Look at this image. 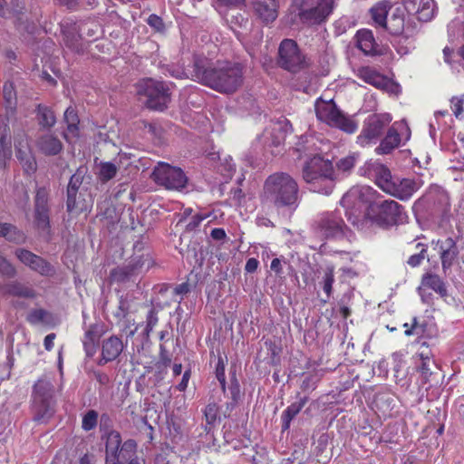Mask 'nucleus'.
<instances>
[{
  "label": "nucleus",
  "mask_w": 464,
  "mask_h": 464,
  "mask_svg": "<svg viewBox=\"0 0 464 464\" xmlns=\"http://www.w3.org/2000/svg\"><path fill=\"white\" fill-rule=\"evenodd\" d=\"M358 154L352 153L336 162L334 171L332 162L318 154L310 158L303 168V179L312 192L329 195L334 187L338 174H348L355 166Z\"/></svg>",
  "instance_id": "obj_1"
},
{
  "label": "nucleus",
  "mask_w": 464,
  "mask_h": 464,
  "mask_svg": "<svg viewBox=\"0 0 464 464\" xmlns=\"http://www.w3.org/2000/svg\"><path fill=\"white\" fill-rule=\"evenodd\" d=\"M192 77L220 92H233L242 83V69L228 62L210 65L207 59H198L194 63Z\"/></svg>",
  "instance_id": "obj_2"
},
{
  "label": "nucleus",
  "mask_w": 464,
  "mask_h": 464,
  "mask_svg": "<svg viewBox=\"0 0 464 464\" xmlns=\"http://www.w3.org/2000/svg\"><path fill=\"white\" fill-rule=\"evenodd\" d=\"M362 176L373 179L384 192L401 199L408 200L423 185L420 178H392L389 169L377 160H369L360 168Z\"/></svg>",
  "instance_id": "obj_3"
},
{
  "label": "nucleus",
  "mask_w": 464,
  "mask_h": 464,
  "mask_svg": "<svg viewBox=\"0 0 464 464\" xmlns=\"http://www.w3.org/2000/svg\"><path fill=\"white\" fill-rule=\"evenodd\" d=\"M263 198L276 207L295 206L298 199V185L287 173H274L264 184Z\"/></svg>",
  "instance_id": "obj_4"
},
{
  "label": "nucleus",
  "mask_w": 464,
  "mask_h": 464,
  "mask_svg": "<svg viewBox=\"0 0 464 464\" xmlns=\"http://www.w3.org/2000/svg\"><path fill=\"white\" fill-rule=\"evenodd\" d=\"M376 196V191L369 186H355L343 197L341 204L345 209L348 219L353 225L358 226L365 219Z\"/></svg>",
  "instance_id": "obj_5"
},
{
  "label": "nucleus",
  "mask_w": 464,
  "mask_h": 464,
  "mask_svg": "<svg viewBox=\"0 0 464 464\" xmlns=\"http://www.w3.org/2000/svg\"><path fill=\"white\" fill-rule=\"evenodd\" d=\"M334 6V0H293L292 22L307 25L321 24L332 14Z\"/></svg>",
  "instance_id": "obj_6"
},
{
  "label": "nucleus",
  "mask_w": 464,
  "mask_h": 464,
  "mask_svg": "<svg viewBox=\"0 0 464 464\" xmlns=\"http://www.w3.org/2000/svg\"><path fill=\"white\" fill-rule=\"evenodd\" d=\"M315 113L319 121L347 133H353L358 128V123L353 119L345 116L336 107L332 98L328 100L319 98L315 102Z\"/></svg>",
  "instance_id": "obj_7"
},
{
  "label": "nucleus",
  "mask_w": 464,
  "mask_h": 464,
  "mask_svg": "<svg viewBox=\"0 0 464 464\" xmlns=\"http://www.w3.org/2000/svg\"><path fill=\"white\" fill-rule=\"evenodd\" d=\"M406 218L401 206L394 200L376 201L367 212L365 219L371 220L378 226H391L402 222Z\"/></svg>",
  "instance_id": "obj_8"
},
{
  "label": "nucleus",
  "mask_w": 464,
  "mask_h": 464,
  "mask_svg": "<svg viewBox=\"0 0 464 464\" xmlns=\"http://www.w3.org/2000/svg\"><path fill=\"white\" fill-rule=\"evenodd\" d=\"M154 181L168 189L180 190L188 182L187 176L180 168L165 162H159L152 172Z\"/></svg>",
  "instance_id": "obj_9"
},
{
  "label": "nucleus",
  "mask_w": 464,
  "mask_h": 464,
  "mask_svg": "<svg viewBox=\"0 0 464 464\" xmlns=\"http://www.w3.org/2000/svg\"><path fill=\"white\" fill-rule=\"evenodd\" d=\"M53 386L49 379H40L34 385V410L35 419L42 420L52 414Z\"/></svg>",
  "instance_id": "obj_10"
},
{
  "label": "nucleus",
  "mask_w": 464,
  "mask_h": 464,
  "mask_svg": "<svg viewBox=\"0 0 464 464\" xmlns=\"http://www.w3.org/2000/svg\"><path fill=\"white\" fill-rule=\"evenodd\" d=\"M138 92L147 97V106L154 110L162 111L169 101L168 89L165 84L152 79L141 82L139 85Z\"/></svg>",
  "instance_id": "obj_11"
},
{
  "label": "nucleus",
  "mask_w": 464,
  "mask_h": 464,
  "mask_svg": "<svg viewBox=\"0 0 464 464\" xmlns=\"http://www.w3.org/2000/svg\"><path fill=\"white\" fill-rule=\"evenodd\" d=\"M411 138V130L405 121L393 123L387 135L376 148L378 154H388L395 148L408 141Z\"/></svg>",
  "instance_id": "obj_12"
},
{
  "label": "nucleus",
  "mask_w": 464,
  "mask_h": 464,
  "mask_svg": "<svg viewBox=\"0 0 464 464\" xmlns=\"http://www.w3.org/2000/svg\"><path fill=\"white\" fill-rule=\"evenodd\" d=\"M278 53V63L282 68L290 72H297L304 67V58L294 40H283Z\"/></svg>",
  "instance_id": "obj_13"
},
{
  "label": "nucleus",
  "mask_w": 464,
  "mask_h": 464,
  "mask_svg": "<svg viewBox=\"0 0 464 464\" xmlns=\"http://www.w3.org/2000/svg\"><path fill=\"white\" fill-rule=\"evenodd\" d=\"M392 118L389 113L370 115L364 123L361 134L357 137V142L361 146H366L372 140L377 139L383 128L392 121Z\"/></svg>",
  "instance_id": "obj_14"
},
{
  "label": "nucleus",
  "mask_w": 464,
  "mask_h": 464,
  "mask_svg": "<svg viewBox=\"0 0 464 464\" xmlns=\"http://www.w3.org/2000/svg\"><path fill=\"white\" fill-rule=\"evenodd\" d=\"M356 75L366 83H369L390 94L397 95L401 92V87L397 82L382 75L370 67H362L358 69Z\"/></svg>",
  "instance_id": "obj_15"
},
{
  "label": "nucleus",
  "mask_w": 464,
  "mask_h": 464,
  "mask_svg": "<svg viewBox=\"0 0 464 464\" xmlns=\"http://www.w3.org/2000/svg\"><path fill=\"white\" fill-rule=\"evenodd\" d=\"M121 439L119 432L111 430L106 435V462L118 463L120 458H124L125 453H132L135 450L136 444L132 440L126 441L118 453Z\"/></svg>",
  "instance_id": "obj_16"
},
{
  "label": "nucleus",
  "mask_w": 464,
  "mask_h": 464,
  "mask_svg": "<svg viewBox=\"0 0 464 464\" xmlns=\"http://www.w3.org/2000/svg\"><path fill=\"white\" fill-rule=\"evenodd\" d=\"M14 148L16 157L24 171L28 174L34 173L36 170L37 164L29 146L27 136L24 132L15 134Z\"/></svg>",
  "instance_id": "obj_17"
},
{
  "label": "nucleus",
  "mask_w": 464,
  "mask_h": 464,
  "mask_svg": "<svg viewBox=\"0 0 464 464\" xmlns=\"http://www.w3.org/2000/svg\"><path fill=\"white\" fill-rule=\"evenodd\" d=\"M403 4L408 14L415 15L420 21L428 22L435 14L433 0H404Z\"/></svg>",
  "instance_id": "obj_18"
},
{
  "label": "nucleus",
  "mask_w": 464,
  "mask_h": 464,
  "mask_svg": "<svg viewBox=\"0 0 464 464\" xmlns=\"http://www.w3.org/2000/svg\"><path fill=\"white\" fill-rule=\"evenodd\" d=\"M432 246L433 249L436 250L440 256L443 270L446 271L450 268L458 256L455 241L450 237H447L443 240L432 241Z\"/></svg>",
  "instance_id": "obj_19"
},
{
  "label": "nucleus",
  "mask_w": 464,
  "mask_h": 464,
  "mask_svg": "<svg viewBox=\"0 0 464 464\" xmlns=\"http://www.w3.org/2000/svg\"><path fill=\"white\" fill-rule=\"evenodd\" d=\"M320 231L326 237H339L343 234V219L334 213L325 214L320 221Z\"/></svg>",
  "instance_id": "obj_20"
},
{
  "label": "nucleus",
  "mask_w": 464,
  "mask_h": 464,
  "mask_svg": "<svg viewBox=\"0 0 464 464\" xmlns=\"http://www.w3.org/2000/svg\"><path fill=\"white\" fill-rule=\"evenodd\" d=\"M253 9L263 23H273L278 16V0H253Z\"/></svg>",
  "instance_id": "obj_21"
},
{
  "label": "nucleus",
  "mask_w": 464,
  "mask_h": 464,
  "mask_svg": "<svg viewBox=\"0 0 464 464\" xmlns=\"http://www.w3.org/2000/svg\"><path fill=\"white\" fill-rule=\"evenodd\" d=\"M15 255L22 263L41 275L48 276L52 272L51 266L43 258L27 250L19 249Z\"/></svg>",
  "instance_id": "obj_22"
},
{
  "label": "nucleus",
  "mask_w": 464,
  "mask_h": 464,
  "mask_svg": "<svg viewBox=\"0 0 464 464\" xmlns=\"http://www.w3.org/2000/svg\"><path fill=\"white\" fill-rule=\"evenodd\" d=\"M35 223L39 228H46L49 225L47 194L44 188L38 189L36 193Z\"/></svg>",
  "instance_id": "obj_23"
},
{
  "label": "nucleus",
  "mask_w": 464,
  "mask_h": 464,
  "mask_svg": "<svg viewBox=\"0 0 464 464\" xmlns=\"http://www.w3.org/2000/svg\"><path fill=\"white\" fill-rule=\"evenodd\" d=\"M12 155L9 129L4 118L0 117V169L6 166Z\"/></svg>",
  "instance_id": "obj_24"
},
{
  "label": "nucleus",
  "mask_w": 464,
  "mask_h": 464,
  "mask_svg": "<svg viewBox=\"0 0 464 464\" xmlns=\"http://www.w3.org/2000/svg\"><path fill=\"white\" fill-rule=\"evenodd\" d=\"M426 287L434 290L441 296H445L447 294V290L443 281L440 279V276L436 275H427L423 276L421 285L419 287V293L421 296L422 301L428 303L429 298L426 297L424 295Z\"/></svg>",
  "instance_id": "obj_25"
},
{
  "label": "nucleus",
  "mask_w": 464,
  "mask_h": 464,
  "mask_svg": "<svg viewBox=\"0 0 464 464\" xmlns=\"http://www.w3.org/2000/svg\"><path fill=\"white\" fill-rule=\"evenodd\" d=\"M123 344L120 338L111 336L102 343V355L105 362L115 360L122 352Z\"/></svg>",
  "instance_id": "obj_26"
},
{
  "label": "nucleus",
  "mask_w": 464,
  "mask_h": 464,
  "mask_svg": "<svg viewBox=\"0 0 464 464\" xmlns=\"http://www.w3.org/2000/svg\"><path fill=\"white\" fill-rule=\"evenodd\" d=\"M37 147L45 155H56L63 149L61 140L52 134L41 137L37 141Z\"/></svg>",
  "instance_id": "obj_27"
},
{
  "label": "nucleus",
  "mask_w": 464,
  "mask_h": 464,
  "mask_svg": "<svg viewBox=\"0 0 464 464\" xmlns=\"http://www.w3.org/2000/svg\"><path fill=\"white\" fill-rule=\"evenodd\" d=\"M0 292L3 295H9L19 297L31 298L34 296V290L19 282H13L5 285H0Z\"/></svg>",
  "instance_id": "obj_28"
},
{
  "label": "nucleus",
  "mask_w": 464,
  "mask_h": 464,
  "mask_svg": "<svg viewBox=\"0 0 464 464\" xmlns=\"http://www.w3.org/2000/svg\"><path fill=\"white\" fill-rule=\"evenodd\" d=\"M357 46L365 54H372L376 51V44L372 31L362 29L356 34Z\"/></svg>",
  "instance_id": "obj_29"
},
{
  "label": "nucleus",
  "mask_w": 464,
  "mask_h": 464,
  "mask_svg": "<svg viewBox=\"0 0 464 464\" xmlns=\"http://www.w3.org/2000/svg\"><path fill=\"white\" fill-rule=\"evenodd\" d=\"M305 404L304 400L294 402L289 405L282 414L283 429L287 430L290 427L291 420L301 411Z\"/></svg>",
  "instance_id": "obj_30"
},
{
  "label": "nucleus",
  "mask_w": 464,
  "mask_h": 464,
  "mask_svg": "<svg viewBox=\"0 0 464 464\" xmlns=\"http://www.w3.org/2000/svg\"><path fill=\"white\" fill-rule=\"evenodd\" d=\"M64 120L67 123V132L64 137L66 140H70L71 137L77 136V125L79 123L78 116L72 107L66 109L64 112Z\"/></svg>",
  "instance_id": "obj_31"
},
{
  "label": "nucleus",
  "mask_w": 464,
  "mask_h": 464,
  "mask_svg": "<svg viewBox=\"0 0 464 464\" xmlns=\"http://www.w3.org/2000/svg\"><path fill=\"white\" fill-rule=\"evenodd\" d=\"M79 179L74 175L71 178L67 188V209L71 213H77L78 208L76 207V194L79 185Z\"/></svg>",
  "instance_id": "obj_32"
},
{
  "label": "nucleus",
  "mask_w": 464,
  "mask_h": 464,
  "mask_svg": "<svg viewBox=\"0 0 464 464\" xmlns=\"http://www.w3.org/2000/svg\"><path fill=\"white\" fill-rule=\"evenodd\" d=\"M388 6L385 3H379L371 9L372 18L374 23L382 27L386 26Z\"/></svg>",
  "instance_id": "obj_33"
},
{
  "label": "nucleus",
  "mask_w": 464,
  "mask_h": 464,
  "mask_svg": "<svg viewBox=\"0 0 464 464\" xmlns=\"http://www.w3.org/2000/svg\"><path fill=\"white\" fill-rule=\"evenodd\" d=\"M117 173V167L111 162H101L99 165L98 175L102 181L112 179Z\"/></svg>",
  "instance_id": "obj_34"
},
{
  "label": "nucleus",
  "mask_w": 464,
  "mask_h": 464,
  "mask_svg": "<svg viewBox=\"0 0 464 464\" xmlns=\"http://www.w3.org/2000/svg\"><path fill=\"white\" fill-rule=\"evenodd\" d=\"M0 236L6 237L10 241H21L23 240V235L10 224H0Z\"/></svg>",
  "instance_id": "obj_35"
},
{
  "label": "nucleus",
  "mask_w": 464,
  "mask_h": 464,
  "mask_svg": "<svg viewBox=\"0 0 464 464\" xmlns=\"http://www.w3.org/2000/svg\"><path fill=\"white\" fill-rule=\"evenodd\" d=\"M3 92L6 109L13 111L16 102V95L13 83H5Z\"/></svg>",
  "instance_id": "obj_36"
},
{
  "label": "nucleus",
  "mask_w": 464,
  "mask_h": 464,
  "mask_svg": "<svg viewBox=\"0 0 464 464\" xmlns=\"http://www.w3.org/2000/svg\"><path fill=\"white\" fill-rule=\"evenodd\" d=\"M39 122L44 127H51L55 123L53 112L47 107L38 106Z\"/></svg>",
  "instance_id": "obj_37"
},
{
  "label": "nucleus",
  "mask_w": 464,
  "mask_h": 464,
  "mask_svg": "<svg viewBox=\"0 0 464 464\" xmlns=\"http://www.w3.org/2000/svg\"><path fill=\"white\" fill-rule=\"evenodd\" d=\"M334 265L327 266L324 270V277H323V289H324V293L327 295V297H329L332 294L333 283L334 281Z\"/></svg>",
  "instance_id": "obj_38"
},
{
  "label": "nucleus",
  "mask_w": 464,
  "mask_h": 464,
  "mask_svg": "<svg viewBox=\"0 0 464 464\" xmlns=\"http://www.w3.org/2000/svg\"><path fill=\"white\" fill-rule=\"evenodd\" d=\"M450 108L457 119H464V95L453 97L450 100Z\"/></svg>",
  "instance_id": "obj_39"
},
{
  "label": "nucleus",
  "mask_w": 464,
  "mask_h": 464,
  "mask_svg": "<svg viewBox=\"0 0 464 464\" xmlns=\"http://www.w3.org/2000/svg\"><path fill=\"white\" fill-rule=\"evenodd\" d=\"M98 414L94 411H89L82 418V429L91 430L97 425Z\"/></svg>",
  "instance_id": "obj_40"
},
{
  "label": "nucleus",
  "mask_w": 464,
  "mask_h": 464,
  "mask_svg": "<svg viewBox=\"0 0 464 464\" xmlns=\"http://www.w3.org/2000/svg\"><path fill=\"white\" fill-rule=\"evenodd\" d=\"M403 327L405 328V335H417L421 336L424 333V327L422 324H418L417 320L414 318L412 324L409 325V324H404Z\"/></svg>",
  "instance_id": "obj_41"
},
{
  "label": "nucleus",
  "mask_w": 464,
  "mask_h": 464,
  "mask_svg": "<svg viewBox=\"0 0 464 464\" xmlns=\"http://www.w3.org/2000/svg\"><path fill=\"white\" fill-rule=\"evenodd\" d=\"M15 274L13 266L0 256V275L4 277H12Z\"/></svg>",
  "instance_id": "obj_42"
},
{
  "label": "nucleus",
  "mask_w": 464,
  "mask_h": 464,
  "mask_svg": "<svg viewBox=\"0 0 464 464\" xmlns=\"http://www.w3.org/2000/svg\"><path fill=\"white\" fill-rule=\"evenodd\" d=\"M47 315V313L43 309H36L32 311L28 315V321L33 324H36L41 322H44L45 317Z\"/></svg>",
  "instance_id": "obj_43"
},
{
  "label": "nucleus",
  "mask_w": 464,
  "mask_h": 464,
  "mask_svg": "<svg viewBox=\"0 0 464 464\" xmlns=\"http://www.w3.org/2000/svg\"><path fill=\"white\" fill-rule=\"evenodd\" d=\"M20 14L21 12L18 10H10L9 8H6L3 0H0V16L5 18H16L17 20H20Z\"/></svg>",
  "instance_id": "obj_44"
},
{
  "label": "nucleus",
  "mask_w": 464,
  "mask_h": 464,
  "mask_svg": "<svg viewBox=\"0 0 464 464\" xmlns=\"http://www.w3.org/2000/svg\"><path fill=\"white\" fill-rule=\"evenodd\" d=\"M205 416L208 424L215 423L218 417V407L216 404H209L205 410Z\"/></svg>",
  "instance_id": "obj_45"
},
{
  "label": "nucleus",
  "mask_w": 464,
  "mask_h": 464,
  "mask_svg": "<svg viewBox=\"0 0 464 464\" xmlns=\"http://www.w3.org/2000/svg\"><path fill=\"white\" fill-rule=\"evenodd\" d=\"M424 252L425 249L422 247L419 254L411 256L408 259V264L412 267L419 266L424 259Z\"/></svg>",
  "instance_id": "obj_46"
},
{
  "label": "nucleus",
  "mask_w": 464,
  "mask_h": 464,
  "mask_svg": "<svg viewBox=\"0 0 464 464\" xmlns=\"http://www.w3.org/2000/svg\"><path fill=\"white\" fill-rule=\"evenodd\" d=\"M148 24L155 28L157 31H161L163 29V22L160 17L151 14L148 18Z\"/></svg>",
  "instance_id": "obj_47"
},
{
  "label": "nucleus",
  "mask_w": 464,
  "mask_h": 464,
  "mask_svg": "<svg viewBox=\"0 0 464 464\" xmlns=\"http://www.w3.org/2000/svg\"><path fill=\"white\" fill-rule=\"evenodd\" d=\"M421 358V365L420 367V371L421 374L424 376V378H427L428 375L430 374V368L429 365L430 359L428 356L424 357L422 354H420Z\"/></svg>",
  "instance_id": "obj_48"
},
{
  "label": "nucleus",
  "mask_w": 464,
  "mask_h": 464,
  "mask_svg": "<svg viewBox=\"0 0 464 464\" xmlns=\"http://www.w3.org/2000/svg\"><path fill=\"white\" fill-rule=\"evenodd\" d=\"M270 268L277 276H280L283 273L282 261L279 258H274L271 262Z\"/></svg>",
  "instance_id": "obj_49"
},
{
  "label": "nucleus",
  "mask_w": 464,
  "mask_h": 464,
  "mask_svg": "<svg viewBox=\"0 0 464 464\" xmlns=\"http://www.w3.org/2000/svg\"><path fill=\"white\" fill-rule=\"evenodd\" d=\"M258 265H259V262L257 261V259L249 258L246 263L245 269L248 273H253L257 269Z\"/></svg>",
  "instance_id": "obj_50"
},
{
  "label": "nucleus",
  "mask_w": 464,
  "mask_h": 464,
  "mask_svg": "<svg viewBox=\"0 0 464 464\" xmlns=\"http://www.w3.org/2000/svg\"><path fill=\"white\" fill-rule=\"evenodd\" d=\"M126 276L127 273L122 268H117L111 272V278L113 280H123Z\"/></svg>",
  "instance_id": "obj_51"
},
{
  "label": "nucleus",
  "mask_w": 464,
  "mask_h": 464,
  "mask_svg": "<svg viewBox=\"0 0 464 464\" xmlns=\"http://www.w3.org/2000/svg\"><path fill=\"white\" fill-rule=\"evenodd\" d=\"M54 339H55L54 334H49L48 335L45 336L44 344L47 351H50L53 349Z\"/></svg>",
  "instance_id": "obj_52"
},
{
  "label": "nucleus",
  "mask_w": 464,
  "mask_h": 464,
  "mask_svg": "<svg viewBox=\"0 0 464 464\" xmlns=\"http://www.w3.org/2000/svg\"><path fill=\"white\" fill-rule=\"evenodd\" d=\"M188 380H189V372H184V374H183L182 380H181V382L178 384L177 388H178L180 392L185 391V390H186V388L188 387Z\"/></svg>",
  "instance_id": "obj_53"
},
{
  "label": "nucleus",
  "mask_w": 464,
  "mask_h": 464,
  "mask_svg": "<svg viewBox=\"0 0 464 464\" xmlns=\"http://www.w3.org/2000/svg\"><path fill=\"white\" fill-rule=\"evenodd\" d=\"M211 237L216 239V240H221L223 238H225L226 237V232L224 229L222 228H214L212 231H211Z\"/></svg>",
  "instance_id": "obj_54"
},
{
  "label": "nucleus",
  "mask_w": 464,
  "mask_h": 464,
  "mask_svg": "<svg viewBox=\"0 0 464 464\" xmlns=\"http://www.w3.org/2000/svg\"><path fill=\"white\" fill-rule=\"evenodd\" d=\"M220 5L235 6L243 2V0H216Z\"/></svg>",
  "instance_id": "obj_55"
},
{
  "label": "nucleus",
  "mask_w": 464,
  "mask_h": 464,
  "mask_svg": "<svg viewBox=\"0 0 464 464\" xmlns=\"http://www.w3.org/2000/svg\"><path fill=\"white\" fill-rule=\"evenodd\" d=\"M174 292L177 294V295H183V294H186L188 292V284H180L175 289H174Z\"/></svg>",
  "instance_id": "obj_56"
},
{
  "label": "nucleus",
  "mask_w": 464,
  "mask_h": 464,
  "mask_svg": "<svg viewBox=\"0 0 464 464\" xmlns=\"http://www.w3.org/2000/svg\"><path fill=\"white\" fill-rule=\"evenodd\" d=\"M339 257H340V260H342L343 263L352 262L353 259V256L350 253H346V252L341 253Z\"/></svg>",
  "instance_id": "obj_57"
},
{
  "label": "nucleus",
  "mask_w": 464,
  "mask_h": 464,
  "mask_svg": "<svg viewBox=\"0 0 464 464\" xmlns=\"http://www.w3.org/2000/svg\"><path fill=\"white\" fill-rule=\"evenodd\" d=\"M452 49L445 47L443 49L444 60L446 63H450V55L452 53Z\"/></svg>",
  "instance_id": "obj_58"
},
{
  "label": "nucleus",
  "mask_w": 464,
  "mask_h": 464,
  "mask_svg": "<svg viewBox=\"0 0 464 464\" xmlns=\"http://www.w3.org/2000/svg\"><path fill=\"white\" fill-rule=\"evenodd\" d=\"M63 5L72 8L75 5V0H58Z\"/></svg>",
  "instance_id": "obj_59"
},
{
  "label": "nucleus",
  "mask_w": 464,
  "mask_h": 464,
  "mask_svg": "<svg viewBox=\"0 0 464 464\" xmlns=\"http://www.w3.org/2000/svg\"><path fill=\"white\" fill-rule=\"evenodd\" d=\"M394 20L396 21V28H394V32L397 33L403 27V19L399 18Z\"/></svg>",
  "instance_id": "obj_60"
},
{
  "label": "nucleus",
  "mask_w": 464,
  "mask_h": 464,
  "mask_svg": "<svg viewBox=\"0 0 464 464\" xmlns=\"http://www.w3.org/2000/svg\"><path fill=\"white\" fill-rule=\"evenodd\" d=\"M172 370H173V373H174V375H176V376H177V375H179V374L181 373V371H182V366H181V364H180V363H179V364H174V366H173V369H172Z\"/></svg>",
  "instance_id": "obj_61"
},
{
  "label": "nucleus",
  "mask_w": 464,
  "mask_h": 464,
  "mask_svg": "<svg viewBox=\"0 0 464 464\" xmlns=\"http://www.w3.org/2000/svg\"><path fill=\"white\" fill-rule=\"evenodd\" d=\"M218 381L221 382L222 386L225 385V376H224V369H222V372H219V370L218 369Z\"/></svg>",
  "instance_id": "obj_62"
},
{
  "label": "nucleus",
  "mask_w": 464,
  "mask_h": 464,
  "mask_svg": "<svg viewBox=\"0 0 464 464\" xmlns=\"http://www.w3.org/2000/svg\"><path fill=\"white\" fill-rule=\"evenodd\" d=\"M170 74L176 78H183L186 76V72L184 71H178L177 72H170Z\"/></svg>",
  "instance_id": "obj_63"
},
{
  "label": "nucleus",
  "mask_w": 464,
  "mask_h": 464,
  "mask_svg": "<svg viewBox=\"0 0 464 464\" xmlns=\"http://www.w3.org/2000/svg\"><path fill=\"white\" fill-rule=\"evenodd\" d=\"M80 464H90V459L87 455L83 456L81 460Z\"/></svg>",
  "instance_id": "obj_64"
}]
</instances>
